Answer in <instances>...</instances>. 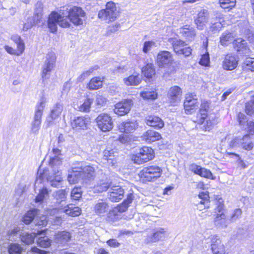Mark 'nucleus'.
Wrapping results in <instances>:
<instances>
[{"label": "nucleus", "instance_id": "f257e3e1", "mask_svg": "<svg viewBox=\"0 0 254 254\" xmlns=\"http://www.w3.org/2000/svg\"><path fill=\"white\" fill-rule=\"evenodd\" d=\"M62 155L61 151L58 148H53L52 152L50 155L49 165L52 168V171L47 175L46 173H44L43 175L38 172L39 177L37 178L35 182V186L38 184H41L42 181L43 176L47 177V180L50 182L51 186L55 188L62 187V183L63 182V178L62 177L61 172L59 170V167L62 163Z\"/></svg>", "mask_w": 254, "mask_h": 254}, {"label": "nucleus", "instance_id": "f03ea898", "mask_svg": "<svg viewBox=\"0 0 254 254\" xmlns=\"http://www.w3.org/2000/svg\"><path fill=\"white\" fill-rule=\"evenodd\" d=\"M46 102V99L42 97L36 105L33 119L31 123L30 131L32 134H37L39 133L41 126L43 113Z\"/></svg>", "mask_w": 254, "mask_h": 254}, {"label": "nucleus", "instance_id": "7ed1b4c3", "mask_svg": "<svg viewBox=\"0 0 254 254\" xmlns=\"http://www.w3.org/2000/svg\"><path fill=\"white\" fill-rule=\"evenodd\" d=\"M162 173V170L159 166H150L143 168L138 175L140 181L146 183L155 181L161 177Z\"/></svg>", "mask_w": 254, "mask_h": 254}, {"label": "nucleus", "instance_id": "20e7f679", "mask_svg": "<svg viewBox=\"0 0 254 254\" xmlns=\"http://www.w3.org/2000/svg\"><path fill=\"white\" fill-rule=\"evenodd\" d=\"M66 28L70 26V23L67 18H64V16H62L56 12H52L49 16L48 25L50 31L54 33L57 30V25Z\"/></svg>", "mask_w": 254, "mask_h": 254}, {"label": "nucleus", "instance_id": "39448f33", "mask_svg": "<svg viewBox=\"0 0 254 254\" xmlns=\"http://www.w3.org/2000/svg\"><path fill=\"white\" fill-rule=\"evenodd\" d=\"M118 15L119 11L116 4L112 1L107 2L106 9L100 10L98 13L99 18L108 23L115 21Z\"/></svg>", "mask_w": 254, "mask_h": 254}, {"label": "nucleus", "instance_id": "423d86ee", "mask_svg": "<svg viewBox=\"0 0 254 254\" xmlns=\"http://www.w3.org/2000/svg\"><path fill=\"white\" fill-rule=\"evenodd\" d=\"M56 56L54 52H49L42 67L41 76L43 80L49 78L50 73L55 66Z\"/></svg>", "mask_w": 254, "mask_h": 254}, {"label": "nucleus", "instance_id": "0eeeda50", "mask_svg": "<svg viewBox=\"0 0 254 254\" xmlns=\"http://www.w3.org/2000/svg\"><path fill=\"white\" fill-rule=\"evenodd\" d=\"M154 157L153 150L150 147L144 146L139 149L133 159L134 163L140 164L152 160Z\"/></svg>", "mask_w": 254, "mask_h": 254}, {"label": "nucleus", "instance_id": "6e6552de", "mask_svg": "<svg viewBox=\"0 0 254 254\" xmlns=\"http://www.w3.org/2000/svg\"><path fill=\"white\" fill-rule=\"evenodd\" d=\"M68 17L75 25H80L85 20V12L82 8L77 6L71 8L68 11Z\"/></svg>", "mask_w": 254, "mask_h": 254}, {"label": "nucleus", "instance_id": "1a4fd4ad", "mask_svg": "<svg viewBox=\"0 0 254 254\" xmlns=\"http://www.w3.org/2000/svg\"><path fill=\"white\" fill-rule=\"evenodd\" d=\"M174 52L177 54H182L185 57L189 56L191 54V49L186 47L185 42L180 39L173 38L170 40Z\"/></svg>", "mask_w": 254, "mask_h": 254}, {"label": "nucleus", "instance_id": "9d476101", "mask_svg": "<svg viewBox=\"0 0 254 254\" xmlns=\"http://www.w3.org/2000/svg\"><path fill=\"white\" fill-rule=\"evenodd\" d=\"M174 62L172 54L167 51H160L157 56L156 63L160 67H168Z\"/></svg>", "mask_w": 254, "mask_h": 254}, {"label": "nucleus", "instance_id": "9b49d317", "mask_svg": "<svg viewBox=\"0 0 254 254\" xmlns=\"http://www.w3.org/2000/svg\"><path fill=\"white\" fill-rule=\"evenodd\" d=\"M98 127L104 132L109 131L113 127L111 117L107 114L102 113L96 119Z\"/></svg>", "mask_w": 254, "mask_h": 254}, {"label": "nucleus", "instance_id": "f8f14e48", "mask_svg": "<svg viewBox=\"0 0 254 254\" xmlns=\"http://www.w3.org/2000/svg\"><path fill=\"white\" fill-rule=\"evenodd\" d=\"M132 104V101L130 99L123 100L115 105L114 113L120 116L127 115L130 111Z\"/></svg>", "mask_w": 254, "mask_h": 254}, {"label": "nucleus", "instance_id": "ddd939ff", "mask_svg": "<svg viewBox=\"0 0 254 254\" xmlns=\"http://www.w3.org/2000/svg\"><path fill=\"white\" fill-rule=\"evenodd\" d=\"M195 95L192 94H187L184 102V108L186 113L188 114H192L197 109L198 103L194 98Z\"/></svg>", "mask_w": 254, "mask_h": 254}, {"label": "nucleus", "instance_id": "4468645a", "mask_svg": "<svg viewBox=\"0 0 254 254\" xmlns=\"http://www.w3.org/2000/svg\"><path fill=\"white\" fill-rule=\"evenodd\" d=\"M182 94L181 88L178 86L171 87L168 92V97L170 103L173 106L177 105L181 100Z\"/></svg>", "mask_w": 254, "mask_h": 254}, {"label": "nucleus", "instance_id": "2eb2a0df", "mask_svg": "<svg viewBox=\"0 0 254 254\" xmlns=\"http://www.w3.org/2000/svg\"><path fill=\"white\" fill-rule=\"evenodd\" d=\"M209 18V13L206 9L200 10L196 18L194 19V23L198 29L202 30L204 29L206 24L208 22Z\"/></svg>", "mask_w": 254, "mask_h": 254}, {"label": "nucleus", "instance_id": "dca6fc26", "mask_svg": "<svg viewBox=\"0 0 254 254\" xmlns=\"http://www.w3.org/2000/svg\"><path fill=\"white\" fill-rule=\"evenodd\" d=\"M190 170L193 172L195 174L201 177L211 180H214L211 172L205 168L202 167L199 165L193 163L190 166Z\"/></svg>", "mask_w": 254, "mask_h": 254}, {"label": "nucleus", "instance_id": "f3484780", "mask_svg": "<svg viewBox=\"0 0 254 254\" xmlns=\"http://www.w3.org/2000/svg\"><path fill=\"white\" fill-rule=\"evenodd\" d=\"M167 236L166 231L162 228H159L154 230L153 233L147 236L145 242L147 243H154L164 240Z\"/></svg>", "mask_w": 254, "mask_h": 254}, {"label": "nucleus", "instance_id": "a211bd4d", "mask_svg": "<svg viewBox=\"0 0 254 254\" xmlns=\"http://www.w3.org/2000/svg\"><path fill=\"white\" fill-rule=\"evenodd\" d=\"M238 57L235 55L229 54L225 56L223 61L222 66L224 69L232 70L237 66Z\"/></svg>", "mask_w": 254, "mask_h": 254}, {"label": "nucleus", "instance_id": "6ab92c4d", "mask_svg": "<svg viewBox=\"0 0 254 254\" xmlns=\"http://www.w3.org/2000/svg\"><path fill=\"white\" fill-rule=\"evenodd\" d=\"M90 123V118L86 117H77L71 122V126L73 129H85Z\"/></svg>", "mask_w": 254, "mask_h": 254}, {"label": "nucleus", "instance_id": "aec40b11", "mask_svg": "<svg viewBox=\"0 0 254 254\" xmlns=\"http://www.w3.org/2000/svg\"><path fill=\"white\" fill-rule=\"evenodd\" d=\"M124 190L120 186H113L110 190L109 198L113 202H117L124 197Z\"/></svg>", "mask_w": 254, "mask_h": 254}, {"label": "nucleus", "instance_id": "412c9836", "mask_svg": "<svg viewBox=\"0 0 254 254\" xmlns=\"http://www.w3.org/2000/svg\"><path fill=\"white\" fill-rule=\"evenodd\" d=\"M63 111V105L60 103L55 104L51 110L49 116L47 117L46 122L50 125L53 121L57 119Z\"/></svg>", "mask_w": 254, "mask_h": 254}, {"label": "nucleus", "instance_id": "4be33fe9", "mask_svg": "<svg viewBox=\"0 0 254 254\" xmlns=\"http://www.w3.org/2000/svg\"><path fill=\"white\" fill-rule=\"evenodd\" d=\"M116 156H117V155L115 154V152L113 149H105L103 152L102 158L103 163H106L105 161H106L109 166L114 167L117 164Z\"/></svg>", "mask_w": 254, "mask_h": 254}, {"label": "nucleus", "instance_id": "5701e85b", "mask_svg": "<svg viewBox=\"0 0 254 254\" xmlns=\"http://www.w3.org/2000/svg\"><path fill=\"white\" fill-rule=\"evenodd\" d=\"M231 222L230 219H228L226 215L223 213H217L214 220V225L219 228H226Z\"/></svg>", "mask_w": 254, "mask_h": 254}, {"label": "nucleus", "instance_id": "b1692460", "mask_svg": "<svg viewBox=\"0 0 254 254\" xmlns=\"http://www.w3.org/2000/svg\"><path fill=\"white\" fill-rule=\"evenodd\" d=\"M145 122L148 126L152 127L156 129L162 128L164 124L161 118L155 116H149L145 119Z\"/></svg>", "mask_w": 254, "mask_h": 254}, {"label": "nucleus", "instance_id": "393cba45", "mask_svg": "<svg viewBox=\"0 0 254 254\" xmlns=\"http://www.w3.org/2000/svg\"><path fill=\"white\" fill-rule=\"evenodd\" d=\"M109 209L107 202L103 199L97 201L94 206V211L98 215L102 216L107 213Z\"/></svg>", "mask_w": 254, "mask_h": 254}, {"label": "nucleus", "instance_id": "a878e982", "mask_svg": "<svg viewBox=\"0 0 254 254\" xmlns=\"http://www.w3.org/2000/svg\"><path fill=\"white\" fill-rule=\"evenodd\" d=\"M79 168H73L72 171L69 172L67 180L70 184H74L82 180V173Z\"/></svg>", "mask_w": 254, "mask_h": 254}, {"label": "nucleus", "instance_id": "bb28decb", "mask_svg": "<svg viewBox=\"0 0 254 254\" xmlns=\"http://www.w3.org/2000/svg\"><path fill=\"white\" fill-rule=\"evenodd\" d=\"M60 211L71 217L78 216L81 213V210L79 207L75 206L72 204L67 205L63 208H61Z\"/></svg>", "mask_w": 254, "mask_h": 254}, {"label": "nucleus", "instance_id": "cd10ccee", "mask_svg": "<svg viewBox=\"0 0 254 254\" xmlns=\"http://www.w3.org/2000/svg\"><path fill=\"white\" fill-rule=\"evenodd\" d=\"M82 173V180L86 181L91 180L95 177V169L91 166H86L84 167H79Z\"/></svg>", "mask_w": 254, "mask_h": 254}, {"label": "nucleus", "instance_id": "c85d7f7f", "mask_svg": "<svg viewBox=\"0 0 254 254\" xmlns=\"http://www.w3.org/2000/svg\"><path fill=\"white\" fill-rule=\"evenodd\" d=\"M233 45L238 52H241L243 54H248L250 52V49L247 47L246 41L242 38H237L233 42Z\"/></svg>", "mask_w": 254, "mask_h": 254}, {"label": "nucleus", "instance_id": "c756f323", "mask_svg": "<svg viewBox=\"0 0 254 254\" xmlns=\"http://www.w3.org/2000/svg\"><path fill=\"white\" fill-rule=\"evenodd\" d=\"M143 140L147 143H151L159 140L161 138V134L153 130H148L144 132L142 136Z\"/></svg>", "mask_w": 254, "mask_h": 254}, {"label": "nucleus", "instance_id": "7c9ffc66", "mask_svg": "<svg viewBox=\"0 0 254 254\" xmlns=\"http://www.w3.org/2000/svg\"><path fill=\"white\" fill-rule=\"evenodd\" d=\"M71 234L67 231H61L55 235V240L57 243L64 245L70 240Z\"/></svg>", "mask_w": 254, "mask_h": 254}, {"label": "nucleus", "instance_id": "2f4dec72", "mask_svg": "<svg viewBox=\"0 0 254 254\" xmlns=\"http://www.w3.org/2000/svg\"><path fill=\"white\" fill-rule=\"evenodd\" d=\"M211 241V249L213 253L220 251L223 249V245L221 243L220 238L216 235H211L209 237Z\"/></svg>", "mask_w": 254, "mask_h": 254}, {"label": "nucleus", "instance_id": "473e14b6", "mask_svg": "<svg viewBox=\"0 0 254 254\" xmlns=\"http://www.w3.org/2000/svg\"><path fill=\"white\" fill-rule=\"evenodd\" d=\"M138 127L136 121H128L122 123L119 126L122 132L129 133L134 131Z\"/></svg>", "mask_w": 254, "mask_h": 254}, {"label": "nucleus", "instance_id": "72a5a7b5", "mask_svg": "<svg viewBox=\"0 0 254 254\" xmlns=\"http://www.w3.org/2000/svg\"><path fill=\"white\" fill-rule=\"evenodd\" d=\"M124 83L127 86H136L141 81V77L138 74L134 73L128 77L123 79Z\"/></svg>", "mask_w": 254, "mask_h": 254}, {"label": "nucleus", "instance_id": "f704fd0d", "mask_svg": "<svg viewBox=\"0 0 254 254\" xmlns=\"http://www.w3.org/2000/svg\"><path fill=\"white\" fill-rule=\"evenodd\" d=\"M111 183L107 179L100 180L93 188V191L100 193L106 191L110 186Z\"/></svg>", "mask_w": 254, "mask_h": 254}, {"label": "nucleus", "instance_id": "c9c22d12", "mask_svg": "<svg viewBox=\"0 0 254 254\" xmlns=\"http://www.w3.org/2000/svg\"><path fill=\"white\" fill-rule=\"evenodd\" d=\"M180 31L182 35L189 40L193 39L196 35L194 28L190 25L184 26L181 29Z\"/></svg>", "mask_w": 254, "mask_h": 254}, {"label": "nucleus", "instance_id": "e433bc0d", "mask_svg": "<svg viewBox=\"0 0 254 254\" xmlns=\"http://www.w3.org/2000/svg\"><path fill=\"white\" fill-rule=\"evenodd\" d=\"M241 142V147L245 150H251L254 147V144L249 134L244 135Z\"/></svg>", "mask_w": 254, "mask_h": 254}, {"label": "nucleus", "instance_id": "4c0bfd02", "mask_svg": "<svg viewBox=\"0 0 254 254\" xmlns=\"http://www.w3.org/2000/svg\"><path fill=\"white\" fill-rule=\"evenodd\" d=\"M11 39L17 45L18 52L17 55H19L21 54L25 49V45L20 37L17 35H14L11 36Z\"/></svg>", "mask_w": 254, "mask_h": 254}, {"label": "nucleus", "instance_id": "58836bf2", "mask_svg": "<svg viewBox=\"0 0 254 254\" xmlns=\"http://www.w3.org/2000/svg\"><path fill=\"white\" fill-rule=\"evenodd\" d=\"M20 236V239L22 242L27 245L31 244L34 242V238L36 237V233H28L25 232H22Z\"/></svg>", "mask_w": 254, "mask_h": 254}, {"label": "nucleus", "instance_id": "ea45409f", "mask_svg": "<svg viewBox=\"0 0 254 254\" xmlns=\"http://www.w3.org/2000/svg\"><path fill=\"white\" fill-rule=\"evenodd\" d=\"M142 72L147 78H152L155 73V70L153 64H147L142 69Z\"/></svg>", "mask_w": 254, "mask_h": 254}, {"label": "nucleus", "instance_id": "a19ab883", "mask_svg": "<svg viewBox=\"0 0 254 254\" xmlns=\"http://www.w3.org/2000/svg\"><path fill=\"white\" fill-rule=\"evenodd\" d=\"M37 213L38 210L37 209H33L28 211L23 217V222L26 224H30L32 221L34 223V219Z\"/></svg>", "mask_w": 254, "mask_h": 254}, {"label": "nucleus", "instance_id": "79ce46f5", "mask_svg": "<svg viewBox=\"0 0 254 254\" xmlns=\"http://www.w3.org/2000/svg\"><path fill=\"white\" fill-rule=\"evenodd\" d=\"M140 96L145 99L155 100L157 97V93L152 89H146L140 93Z\"/></svg>", "mask_w": 254, "mask_h": 254}, {"label": "nucleus", "instance_id": "37998d69", "mask_svg": "<svg viewBox=\"0 0 254 254\" xmlns=\"http://www.w3.org/2000/svg\"><path fill=\"white\" fill-rule=\"evenodd\" d=\"M103 84V80L99 77H95L92 78L88 84V88L90 90H97L101 87Z\"/></svg>", "mask_w": 254, "mask_h": 254}, {"label": "nucleus", "instance_id": "c03bdc74", "mask_svg": "<svg viewBox=\"0 0 254 254\" xmlns=\"http://www.w3.org/2000/svg\"><path fill=\"white\" fill-rule=\"evenodd\" d=\"M93 103V100L90 98L86 99L84 102L78 105L77 107L79 111L82 112H88L90 111L91 105Z\"/></svg>", "mask_w": 254, "mask_h": 254}, {"label": "nucleus", "instance_id": "a18cd8bd", "mask_svg": "<svg viewBox=\"0 0 254 254\" xmlns=\"http://www.w3.org/2000/svg\"><path fill=\"white\" fill-rule=\"evenodd\" d=\"M198 197L201 199L199 203L198 204V208L201 210L202 208L200 207V205H204V207H209L208 203H209V195L207 192H202L199 193L198 194Z\"/></svg>", "mask_w": 254, "mask_h": 254}, {"label": "nucleus", "instance_id": "49530a36", "mask_svg": "<svg viewBox=\"0 0 254 254\" xmlns=\"http://www.w3.org/2000/svg\"><path fill=\"white\" fill-rule=\"evenodd\" d=\"M207 117V114H205L204 110H199L195 117H193V121L198 124H203L205 119Z\"/></svg>", "mask_w": 254, "mask_h": 254}, {"label": "nucleus", "instance_id": "de8ad7c7", "mask_svg": "<svg viewBox=\"0 0 254 254\" xmlns=\"http://www.w3.org/2000/svg\"><path fill=\"white\" fill-rule=\"evenodd\" d=\"M220 39L221 44L222 45H226L227 42H231L233 41V37L231 32L226 31L222 33Z\"/></svg>", "mask_w": 254, "mask_h": 254}, {"label": "nucleus", "instance_id": "09e8293b", "mask_svg": "<svg viewBox=\"0 0 254 254\" xmlns=\"http://www.w3.org/2000/svg\"><path fill=\"white\" fill-rule=\"evenodd\" d=\"M8 251L9 254H21L23 251V248L20 245L13 243L11 244L9 246Z\"/></svg>", "mask_w": 254, "mask_h": 254}, {"label": "nucleus", "instance_id": "8fccbe9b", "mask_svg": "<svg viewBox=\"0 0 254 254\" xmlns=\"http://www.w3.org/2000/svg\"><path fill=\"white\" fill-rule=\"evenodd\" d=\"M48 221L46 215H39L38 214L34 219V224L36 226H44L47 224Z\"/></svg>", "mask_w": 254, "mask_h": 254}, {"label": "nucleus", "instance_id": "3c124183", "mask_svg": "<svg viewBox=\"0 0 254 254\" xmlns=\"http://www.w3.org/2000/svg\"><path fill=\"white\" fill-rule=\"evenodd\" d=\"M39 21L40 19H37V17L35 16L33 17H28L26 22L24 24L23 30H27L30 29L34 25L37 23Z\"/></svg>", "mask_w": 254, "mask_h": 254}, {"label": "nucleus", "instance_id": "603ef678", "mask_svg": "<svg viewBox=\"0 0 254 254\" xmlns=\"http://www.w3.org/2000/svg\"><path fill=\"white\" fill-rule=\"evenodd\" d=\"M220 6L223 9H231L236 4V0H219Z\"/></svg>", "mask_w": 254, "mask_h": 254}, {"label": "nucleus", "instance_id": "864d4df0", "mask_svg": "<svg viewBox=\"0 0 254 254\" xmlns=\"http://www.w3.org/2000/svg\"><path fill=\"white\" fill-rule=\"evenodd\" d=\"M98 68V66L95 65L90 67L88 70L84 71L77 78V81L79 82L83 81L87 77L89 76L94 70H97Z\"/></svg>", "mask_w": 254, "mask_h": 254}, {"label": "nucleus", "instance_id": "5fc2aeb1", "mask_svg": "<svg viewBox=\"0 0 254 254\" xmlns=\"http://www.w3.org/2000/svg\"><path fill=\"white\" fill-rule=\"evenodd\" d=\"M243 67L247 70L254 71V59L247 58L243 62Z\"/></svg>", "mask_w": 254, "mask_h": 254}, {"label": "nucleus", "instance_id": "6e6d98bb", "mask_svg": "<svg viewBox=\"0 0 254 254\" xmlns=\"http://www.w3.org/2000/svg\"><path fill=\"white\" fill-rule=\"evenodd\" d=\"M43 15V3L41 1H38L35 4L34 15L37 19H41Z\"/></svg>", "mask_w": 254, "mask_h": 254}, {"label": "nucleus", "instance_id": "4d7b16f0", "mask_svg": "<svg viewBox=\"0 0 254 254\" xmlns=\"http://www.w3.org/2000/svg\"><path fill=\"white\" fill-rule=\"evenodd\" d=\"M82 190L81 187H75L74 188L70 193V196L73 200H78L82 196Z\"/></svg>", "mask_w": 254, "mask_h": 254}, {"label": "nucleus", "instance_id": "13d9d810", "mask_svg": "<svg viewBox=\"0 0 254 254\" xmlns=\"http://www.w3.org/2000/svg\"><path fill=\"white\" fill-rule=\"evenodd\" d=\"M108 217L111 221H116L121 218L122 215L118 212V209L114 208L109 212Z\"/></svg>", "mask_w": 254, "mask_h": 254}, {"label": "nucleus", "instance_id": "bf43d9fd", "mask_svg": "<svg viewBox=\"0 0 254 254\" xmlns=\"http://www.w3.org/2000/svg\"><path fill=\"white\" fill-rule=\"evenodd\" d=\"M38 245L42 248H48L51 245V241L47 236L39 238L37 242Z\"/></svg>", "mask_w": 254, "mask_h": 254}, {"label": "nucleus", "instance_id": "052dcab7", "mask_svg": "<svg viewBox=\"0 0 254 254\" xmlns=\"http://www.w3.org/2000/svg\"><path fill=\"white\" fill-rule=\"evenodd\" d=\"M107 99L102 95H97L95 100L96 105L100 108L105 106L107 103Z\"/></svg>", "mask_w": 254, "mask_h": 254}, {"label": "nucleus", "instance_id": "680f3d73", "mask_svg": "<svg viewBox=\"0 0 254 254\" xmlns=\"http://www.w3.org/2000/svg\"><path fill=\"white\" fill-rule=\"evenodd\" d=\"M242 214V211L241 209L237 208L235 209L230 216V221L231 222L236 221L238 219H239Z\"/></svg>", "mask_w": 254, "mask_h": 254}, {"label": "nucleus", "instance_id": "e2e57ef3", "mask_svg": "<svg viewBox=\"0 0 254 254\" xmlns=\"http://www.w3.org/2000/svg\"><path fill=\"white\" fill-rule=\"evenodd\" d=\"M222 27L221 22L219 21L215 22H211L209 27V30L213 33L218 32Z\"/></svg>", "mask_w": 254, "mask_h": 254}, {"label": "nucleus", "instance_id": "0e129e2a", "mask_svg": "<svg viewBox=\"0 0 254 254\" xmlns=\"http://www.w3.org/2000/svg\"><path fill=\"white\" fill-rule=\"evenodd\" d=\"M199 64L203 66H208L210 63L209 55L208 52L203 54L199 61Z\"/></svg>", "mask_w": 254, "mask_h": 254}, {"label": "nucleus", "instance_id": "69168bd1", "mask_svg": "<svg viewBox=\"0 0 254 254\" xmlns=\"http://www.w3.org/2000/svg\"><path fill=\"white\" fill-rule=\"evenodd\" d=\"M48 195V191L46 188H43L36 196L35 200L36 202H41L43 200L46 196Z\"/></svg>", "mask_w": 254, "mask_h": 254}, {"label": "nucleus", "instance_id": "338daca9", "mask_svg": "<svg viewBox=\"0 0 254 254\" xmlns=\"http://www.w3.org/2000/svg\"><path fill=\"white\" fill-rule=\"evenodd\" d=\"M238 120L239 125L242 127H245L247 123L248 122L246 116L243 113H239L238 115Z\"/></svg>", "mask_w": 254, "mask_h": 254}, {"label": "nucleus", "instance_id": "774afa93", "mask_svg": "<svg viewBox=\"0 0 254 254\" xmlns=\"http://www.w3.org/2000/svg\"><path fill=\"white\" fill-rule=\"evenodd\" d=\"M66 192L64 190H61L57 191L56 194V198L60 202H63L66 198Z\"/></svg>", "mask_w": 254, "mask_h": 254}]
</instances>
